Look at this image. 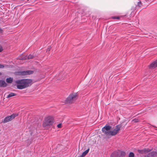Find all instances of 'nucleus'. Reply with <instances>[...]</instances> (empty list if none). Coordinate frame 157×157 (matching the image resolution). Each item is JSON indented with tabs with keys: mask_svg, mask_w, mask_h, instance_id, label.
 <instances>
[{
	"mask_svg": "<svg viewBox=\"0 0 157 157\" xmlns=\"http://www.w3.org/2000/svg\"><path fill=\"white\" fill-rule=\"evenodd\" d=\"M111 127L110 125H106L102 128V131L107 135L114 136L118 133L120 130L121 127L119 125H117L112 131L110 130Z\"/></svg>",
	"mask_w": 157,
	"mask_h": 157,
	"instance_id": "1",
	"label": "nucleus"
},
{
	"mask_svg": "<svg viewBox=\"0 0 157 157\" xmlns=\"http://www.w3.org/2000/svg\"><path fill=\"white\" fill-rule=\"evenodd\" d=\"M16 83L18 89H22L31 86L32 80L31 79H24L17 80Z\"/></svg>",
	"mask_w": 157,
	"mask_h": 157,
	"instance_id": "2",
	"label": "nucleus"
},
{
	"mask_svg": "<svg viewBox=\"0 0 157 157\" xmlns=\"http://www.w3.org/2000/svg\"><path fill=\"white\" fill-rule=\"evenodd\" d=\"M54 122V119L52 117L48 116L44 119L43 123V127L47 129L50 126L52 125Z\"/></svg>",
	"mask_w": 157,
	"mask_h": 157,
	"instance_id": "3",
	"label": "nucleus"
},
{
	"mask_svg": "<svg viewBox=\"0 0 157 157\" xmlns=\"http://www.w3.org/2000/svg\"><path fill=\"white\" fill-rule=\"evenodd\" d=\"M77 93H73L71 94L66 100L65 103H71L74 102L77 99Z\"/></svg>",
	"mask_w": 157,
	"mask_h": 157,
	"instance_id": "4",
	"label": "nucleus"
},
{
	"mask_svg": "<svg viewBox=\"0 0 157 157\" xmlns=\"http://www.w3.org/2000/svg\"><path fill=\"white\" fill-rule=\"evenodd\" d=\"M18 115V114H13L11 116L6 117L4 119L2 120V122L4 123H7L11 121Z\"/></svg>",
	"mask_w": 157,
	"mask_h": 157,
	"instance_id": "5",
	"label": "nucleus"
},
{
	"mask_svg": "<svg viewBox=\"0 0 157 157\" xmlns=\"http://www.w3.org/2000/svg\"><path fill=\"white\" fill-rule=\"evenodd\" d=\"M33 71L31 70H27L20 72L21 75H29L32 74Z\"/></svg>",
	"mask_w": 157,
	"mask_h": 157,
	"instance_id": "6",
	"label": "nucleus"
},
{
	"mask_svg": "<svg viewBox=\"0 0 157 157\" xmlns=\"http://www.w3.org/2000/svg\"><path fill=\"white\" fill-rule=\"evenodd\" d=\"M147 156V157H157V151H153L150 152Z\"/></svg>",
	"mask_w": 157,
	"mask_h": 157,
	"instance_id": "7",
	"label": "nucleus"
},
{
	"mask_svg": "<svg viewBox=\"0 0 157 157\" xmlns=\"http://www.w3.org/2000/svg\"><path fill=\"white\" fill-rule=\"evenodd\" d=\"M151 150L148 148H144V149L140 150H138V152L140 154L147 153L151 151Z\"/></svg>",
	"mask_w": 157,
	"mask_h": 157,
	"instance_id": "8",
	"label": "nucleus"
},
{
	"mask_svg": "<svg viewBox=\"0 0 157 157\" xmlns=\"http://www.w3.org/2000/svg\"><path fill=\"white\" fill-rule=\"evenodd\" d=\"M157 67V59L151 63L149 66L150 68H154Z\"/></svg>",
	"mask_w": 157,
	"mask_h": 157,
	"instance_id": "9",
	"label": "nucleus"
},
{
	"mask_svg": "<svg viewBox=\"0 0 157 157\" xmlns=\"http://www.w3.org/2000/svg\"><path fill=\"white\" fill-rule=\"evenodd\" d=\"M110 157H120L118 151L113 152L111 154Z\"/></svg>",
	"mask_w": 157,
	"mask_h": 157,
	"instance_id": "10",
	"label": "nucleus"
},
{
	"mask_svg": "<svg viewBox=\"0 0 157 157\" xmlns=\"http://www.w3.org/2000/svg\"><path fill=\"white\" fill-rule=\"evenodd\" d=\"M7 84L4 80H0V86L1 87H6Z\"/></svg>",
	"mask_w": 157,
	"mask_h": 157,
	"instance_id": "11",
	"label": "nucleus"
},
{
	"mask_svg": "<svg viewBox=\"0 0 157 157\" xmlns=\"http://www.w3.org/2000/svg\"><path fill=\"white\" fill-rule=\"evenodd\" d=\"M90 149H88L85 151L84 152H82V155H80L79 157H84L88 152Z\"/></svg>",
	"mask_w": 157,
	"mask_h": 157,
	"instance_id": "12",
	"label": "nucleus"
},
{
	"mask_svg": "<svg viewBox=\"0 0 157 157\" xmlns=\"http://www.w3.org/2000/svg\"><path fill=\"white\" fill-rule=\"evenodd\" d=\"M118 152L120 157H123L125 155V152L123 151H121L118 150Z\"/></svg>",
	"mask_w": 157,
	"mask_h": 157,
	"instance_id": "13",
	"label": "nucleus"
},
{
	"mask_svg": "<svg viewBox=\"0 0 157 157\" xmlns=\"http://www.w3.org/2000/svg\"><path fill=\"white\" fill-rule=\"evenodd\" d=\"M16 94L15 93H11L7 96V98H9L13 96H16Z\"/></svg>",
	"mask_w": 157,
	"mask_h": 157,
	"instance_id": "14",
	"label": "nucleus"
},
{
	"mask_svg": "<svg viewBox=\"0 0 157 157\" xmlns=\"http://www.w3.org/2000/svg\"><path fill=\"white\" fill-rule=\"evenodd\" d=\"M13 80V78H9L6 79V81L7 83H10L12 82Z\"/></svg>",
	"mask_w": 157,
	"mask_h": 157,
	"instance_id": "15",
	"label": "nucleus"
},
{
	"mask_svg": "<svg viewBox=\"0 0 157 157\" xmlns=\"http://www.w3.org/2000/svg\"><path fill=\"white\" fill-rule=\"evenodd\" d=\"M134 154L132 152H130L129 154V157H134Z\"/></svg>",
	"mask_w": 157,
	"mask_h": 157,
	"instance_id": "16",
	"label": "nucleus"
},
{
	"mask_svg": "<svg viewBox=\"0 0 157 157\" xmlns=\"http://www.w3.org/2000/svg\"><path fill=\"white\" fill-rule=\"evenodd\" d=\"M141 5V3L140 1H139L138 2L136 6H140Z\"/></svg>",
	"mask_w": 157,
	"mask_h": 157,
	"instance_id": "17",
	"label": "nucleus"
},
{
	"mask_svg": "<svg viewBox=\"0 0 157 157\" xmlns=\"http://www.w3.org/2000/svg\"><path fill=\"white\" fill-rule=\"evenodd\" d=\"M34 57V56H33L30 55L28 56L27 58H28V59H31L33 58Z\"/></svg>",
	"mask_w": 157,
	"mask_h": 157,
	"instance_id": "18",
	"label": "nucleus"
},
{
	"mask_svg": "<svg viewBox=\"0 0 157 157\" xmlns=\"http://www.w3.org/2000/svg\"><path fill=\"white\" fill-rule=\"evenodd\" d=\"M139 121V120L137 118L134 119L132 120V121L134 122H138Z\"/></svg>",
	"mask_w": 157,
	"mask_h": 157,
	"instance_id": "19",
	"label": "nucleus"
},
{
	"mask_svg": "<svg viewBox=\"0 0 157 157\" xmlns=\"http://www.w3.org/2000/svg\"><path fill=\"white\" fill-rule=\"evenodd\" d=\"M62 126V124H58L57 125V127L59 128H61Z\"/></svg>",
	"mask_w": 157,
	"mask_h": 157,
	"instance_id": "20",
	"label": "nucleus"
},
{
	"mask_svg": "<svg viewBox=\"0 0 157 157\" xmlns=\"http://www.w3.org/2000/svg\"><path fill=\"white\" fill-rule=\"evenodd\" d=\"M113 18L114 19H119V17H113Z\"/></svg>",
	"mask_w": 157,
	"mask_h": 157,
	"instance_id": "21",
	"label": "nucleus"
},
{
	"mask_svg": "<svg viewBox=\"0 0 157 157\" xmlns=\"http://www.w3.org/2000/svg\"><path fill=\"white\" fill-rule=\"evenodd\" d=\"M4 67V66L3 65L0 64V68H3Z\"/></svg>",
	"mask_w": 157,
	"mask_h": 157,
	"instance_id": "22",
	"label": "nucleus"
},
{
	"mask_svg": "<svg viewBox=\"0 0 157 157\" xmlns=\"http://www.w3.org/2000/svg\"><path fill=\"white\" fill-rule=\"evenodd\" d=\"M3 50L2 47L0 45V52H2Z\"/></svg>",
	"mask_w": 157,
	"mask_h": 157,
	"instance_id": "23",
	"label": "nucleus"
},
{
	"mask_svg": "<svg viewBox=\"0 0 157 157\" xmlns=\"http://www.w3.org/2000/svg\"><path fill=\"white\" fill-rule=\"evenodd\" d=\"M50 49H51V48H48L47 50V52L48 51H50Z\"/></svg>",
	"mask_w": 157,
	"mask_h": 157,
	"instance_id": "24",
	"label": "nucleus"
},
{
	"mask_svg": "<svg viewBox=\"0 0 157 157\" xmlns=\"http://www.w3.org/2000/svg\"><path fill=\"white\" fill-rule=\"evenodd\" d=\"M3 32V30L0 28V33H2Z\"/></svg>",
	"mask_w": 157,
	"mask_h": 157,
	"instance_id": "25",
	"label": "nucleus"
},
{
	"mask_svg": "<svg viewBox=\"0 0 157 157\" xmlns=\"http://www.w3.org/2000/svg\"><path fill=\"white\" fill-rule=\"evenodd\" d=\"M2 75V73L0 72V75Z\"/></svg>",
	"mask_w": 157,
	"mask_h": 157,
	"instance_id": "26",
	"label": "nucleus"
}]
</instances>
